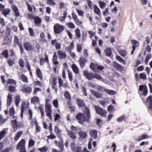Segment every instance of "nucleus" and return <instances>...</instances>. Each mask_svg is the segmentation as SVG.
I'll return each instance as SVG.
<instances>
[{
  "mask_svg": "<svg viewBox=\"0 0 152 152\" xmlns=\"http://www.w3.org/2000/svg\"><path fill=\"white\" fill-rule=\"evenodd\" d=\"M85 114L86 116L82 113H79L76 116V118L79 120V122L81 124L83 123L85 121L89 122V119L91 118L90 112L89 109L87 107H85L84 111Z\"/></svg>",
  "mask_w": 152,
  "mask_h": 152,
  "instance_id": "1",
  "label": "nucleus"
},
{
  "mask_svg": "<svg viewBox=\"0 0 152 152\" xmlns=\"http://www.w3.org/2000/svg\"><path fill=\"white\" fill-rule=\"evenodd\" d=\"M29 104L28 102H23L21 104L20 107L21 117H23V113L27 111L29 108Z\"/></svg>",
  "mask_w": 152,
  "mask_h": 152,
  "instance_id": "2",
  "label": "nucleus"
},
{
  "mask_svg": "<svg viewBox=\"0 0 152 152\" xmlns=\"http://www.w3.org/2000/svg\"><path fill=\"white\" fill-rule=\"evenodd\" d=\"M25 143V140L22 139L18 144L16 149L17 150H20V152H26Z\"/></svg>",
  "mask_w": 152,
  "mask_h": 152,
  "instance_id": "3",
  "label": "nucleus"
},
{
  "mask_svg": "<svg viewBox=\"0 0 152 152\" xmlns=\"http://www.w3.org/2000/svg\"><path fill=\"white\" fill-rule=\"evenodd\" d=\"M51 106L50 104L46 105L45 107V112L47 113V115L48 116L49 119L51 120H52V118L51 115Z\"/></svg>",
  "mask_w": 152,
  "mask_h": 152,
  "instance_id": "4",
  "label": "nucleus"
},
{
  "mask_svg": "<svg viewBox=\"0 0 152 152\" xmlns=\"http://www.w3.org/2000/svg\"><path fill=\"white\" fill-rule=\"evenodd\" d=\"M64 28L63 25L58 23L56 24L54 26V32L56 34H59L62 32L64 29Z\"/></svg>",
  "mask_w": 152,
  "mask_h": 152,
  "instance_id": "5",
  "label": "nucleus"
},
{
  "mask_svg": "<svg viewBox=\"0 0 152 152\" xmlns=\"http://www.w3.org/2000/svg\"><path fill=\"white\" fill-rule=\"evenodd\" d=\"M16 118L17 117L15 116H13V118H11V119H14V120L11 121V125L14 129H17L20 128L19 124L16 121Z\"/></svg>",
  "mask_w": 152,
  "mask_h": 152,
  "instance_id": "6",
  "label": "nucleus"
},
{
  "mask_svg": "<svg viewBox=\"0 0 152 152\" xmlns=\"http://www.w3.org/2000/svg\"><path fill=\"white\" fill-rule=\"evenodd\" d=\"M95 108L97 113L102 116H105L107 113L106 111L104 110L99 106H95Z\"/></svg>",
  "mask_w": 152,
  "mask_h": 152,
  "instance_id": "7",
  "label": "nucleus"
},
{
  "mask_svg": "<svg viewBox=\"0 0 152 152\" xmlns=\"http://www.w3.org/2000/svg\"><path fill=\"white\" fill-rule=\"evenodd\" d=\"M139 90L142 92V95L144 96H146L148 93V89L145 85H140L139 86Z\"/></svg>",
  "mask_w": 152,
  "mask_h": 152,
  "instance_id": "8",
  "label": "nucleus"
},
{
  "mask_svg": "<svg viewBox=\"0 0 152 152\" xmlns=\"http://www.w3.org/2000/svg\"><path fill=\"white\" fill-rule=\"evenodd\" d=\"M83 74L88 80H91L94 79V74L89 73L87 70H84L83 72Z\"/></svg>",
  "mask_w": 152,
  "mask_h": 152,
  "instance_id": "9",
  "label": "nucleus"
},
{
  "mask_svg": "<svg viewBox=\"0 0 152 152\" xmlns=\"http://www.w3.org/2000/svg\"><path fill=\"white\" fill-rule=\"evenodd\" d=\"M71 149L73 151L75 152H82L81 148L80 147H77L74 142L71 143Z\"/></svg>",
  "mask_w": 152,
  "mask_h": 152,
  "instance_id": "10",
  "label": "nucleus"
},
{
  "mask_svg": "<svg viewBox=\"0 0 152 152\" xmlns=\"http://www.w3.org/2000/svg\"><path fill=\"white\" fill-rule=\"evenodd\" d=\"M12 8L14 11L15 15L16 17H18L20 15V13L17 7L15 5H12Z\"/></svg>",
  "mask_w": 152,
  "mask_h": 152,
  "instance_id": "11",
  "label": "nucleus"
},
{
  "mask_svg": "<svg viewBox=\"0 0 152 152\" xmlns=\"http://www.w3.org/2000/svg\"><path fill=\"white\" fill-rule=\"evenodd\" d=\"M24 46L25 49L27 51L31 50L33 49L32 45L28 42L25 43Z\"/></svg>",
  "mask_w": 152,
  "mask_h": 152,
  "instance_id": "12",
  "label": "nucleus"
},
{
  "mask_svg": "<svg viewBox=\"0 0 152 152\" xmlns=\"http://www.w3.org/2000/svg\"><path fill=\"white\" fill-rule=\"evenodd\" d=\"M21 91L24 93H30L32 91L31 87L26 86L25 85L21 90Z\"/></svg>",
  "mask_w": 152,
  "mask_h": 152,
  "instance_id": "13",
  "label": "nucleus"
},
{
  "mask_svg": "<svg viewBox=\"0 0 152 152\" xmlns=\"http://www.w3.org/2000/svg\"><path fill=\"white\" fill-rule=\"evenodd\" d=\"M57 84V80L56 78H54L53 79L52 87L54 89V91L57 93V87L56 86Z\"/></svg>",
  "mask_w": 152,
  "mask_h": 152,
  "instance_id": "14",
  "label": "nucleus"
},
{
  "mask_svg": "<svg viewBox=\"0 0 152 152\" xmlns=\"http://www.w3.org/2000/svg\"><path fill=\"white\" fill-rule=\"evenodd\" d=\"M113 66L117 70L120 71H123L124 70L123 67L120 64L115 62L113 63Z\"/></svg>",
  "mask_w": 152,
  "mask_h": 152,
  "instance_id": "15",
  "label": "nucleus"
},
{
  "mask_svg": "<svg viewBox=\"0 0 152 152\" xmlns=\"http://www.w3.org/2000/svg\"><path fill=\"white\" fill-rule=\"evenodd\" d=\"M93 9L95 13L99 16H101V13L99 8L96 5H94L93 6Z\"/></svg>",
  "mask_w": 152,
  "mask_h": 152,
  "instance_id": "16",
  "label": "nucleus"
},
{
  "mask_svg": "<svg viewBox=\"0 0 152 152\" xmlns=\"http://www.w3.org/2000/svg\"><path fill=\"white\" fill-rule=\"evenodd\" d=\"M98 65L96 64L91 63L90 65L91 69L93 71L97 72V68Z\"/></svg>",
  "mask_w": 152,
  "mask_h": 152,
  "instance_id": "17",
  "label": "nucleus"
},
{
  "mask_svg": "<svg viewBox=\"0 0 152 152\" xmlns=\"http://www.w3.org/2000/svg\"><path fill=\"white\" fill-rule=\"evenodd\" d=\"M58 55L59 56V58L60 59L65 58L66 56L65 52L61 50H58Z\"/></svg>",
  "mask_w": 152,
  "mask_h": 152,
  "instance_id": "18",
  "label": "nucleus"
},
{
  "mask_svg": "<svg viewBox=\"0 0 152 152\" xmlns=\"http://www.w3.org/2000/svg\"><path fill=\"white\" fill-rule=\"evenodd\" d=\"M150 138L149 136L146 134H143L139 136L136 140L137 141H140L144 139H148Z\"/></svg>",
  "mask_w": 152,
  "mask_h": 152,
  "instance_id": "19",
  "label": "nucleus"
},
{
  "mask_svg": "<svg viewBox=\"0 0 152 152\" xmlns=\"http://www.w3.org/2000/svg\"><path fill=\"white\" fill-rule=\"evenodd\" d=\"M66 132L68 135L70 137L73 139H75L76 138V136L75 133L72 131H70L68 129L66 130Z\"/></svg>",
  "mask_w": 152,
  "mask_h": 152,
  "instance_id": "20",
  "label": "nucleus"
},
{
  "mask_svg": "<svg viewBox=\"0 0 152 152\" xmlns=\"http://www.w3.org/2000/svg\"><path fill=\"white\" fill-rule=\"evenodd\" d=\"M78 134L80 136V138L82 139H85L87 136V133L81 130L78 132Z\"/></svg>",
  "mask_w": 152,
  "mask_h": 152,
  "instance_id": "21",
  "label": "nucleus"
},
{
  "mask_svg": "<svg viewBox=\"0 0 152 152\" xmlns=\"http://www.w3.org/2000/svg\"><path fill=\"white\" fill-rule=\"evenodd\" d=\"M74 42H72L70 43L69 46L68 47H66L65 49L66 51L70 52L72 50L74 49Z\"/></svg>",
  "mask_w": 152,
  "mask_h": 152,
  "instance_id": "22",
  "label": "nucleus"
},
{
  "mask_svg": "<svg viewBox=\"0 0 152 152\" xmlns=\"http://www.w3.org/2000/svg\"><path fill=\"white\" fill-rule=\"evenodd\" d=\"M21 101V99L19 95H16L15 97V103L16 106L18 107L19 106V104Z\"/></svg>",
  "mask_w": 152,
  "mask_h": 152,
  "instance_id": "23",
  "label": "nucleus"
},
{
  "mask_svg": "<svg viewBox=\"0 0 152 152\" xmlns=\"http://www.w3.org/2000/svg\"><path fill=\"white\" fill-rule=\"evenodd\" d=\"M91 94L97 98H100L102 96V95L100 93L93 90H91Z\"/></svg>",
  "mask_w": 152,
  "mask_h": 152,
  "instance_id": "24",
  "label": "nucleus"
},
{
  "mask_svg": "<svg viewBox=\"0 0 152 152\" xmlns=\"http://www.w3.org/2000/svg\"><path fill=\"white\" fill-rule=\"evenodd\" d=\"M45 58H41L40 59V64L43 65L45 63L48 62V57L46 54H45Z\"/></svg>",
  "mask_w": 152,
  "mask_h": 152,
  "instance_id": "25",
  "label": "nucleus"
},
{
  "mask_svg": "<svg viewBox=\"0 0 152 152\" xmlns=\"http://www.w3.org/2000/svg\"><path fill=\"white\" fill-rule=\"evenodd\" d=\"M73 72L76 74H77L79 72V69L78 67L75 64H73L71 66Z\"/></svg>",
  "mask_w": 152,
  "mask_h": 152,
  "instance_id": "26",
  "label": "nucleus"
},
{
  "mask_svg": "<svg viewBox=\"0 0 152 152\" xmlns=\"http://www.w3.org/2000/svg\"><path fill=\"white\" fill-rule=\"evenodd\" d=\"M79 61L81 67H83L85 66V63L87 61V60L85 58L83 57H81Z\"/></svg>",
  "mask_w": 152,
  "mask_h": 152,
  "instance_id": "27",
  "label": "nucleus"
},
{
  "mask_svg": "<svg viewBox=\"0 0 152 152\" xmlns=\"http://www.w3.org/2000/svg\"><path fill=\"white\" fill-rule=\"evenodd\" d=\"M58 83L59 87H66L67 86V84L66 83H63V81L61 78H59L58 79Z\"/></svg>",
  "mask_w": 152,
  "mask_h": 152,
  "instance_id": "28",
  "label": "nucleus"
},
{
  "mask_svg": "<svg viewBox=\"0 0 152 152\" xmlns=\"http://www.w3.org/2000/svg\"><path fill=\"white\" fill-rule=\"evenodd\" d=\"M12 95L9 94L7 99V105L10 106L11 104L12 100Z\"/></svg>",
  "mask_w": 152,
  "mask_h": 152,
  "instance_id": "29",
  "label": "nucleus"
},
{
  "mask_svg": "<svg viewBox=\"0 0 152 152\" xmlns=\"http://www.w3.org/2000/svg\"><path fill=\"white\" fill-rule=\"evenodd\" d=\"M19 79L21 80L24 83H27L28 82V79L27 77L24 75H22L18 77Z\"/></svg>",
  "mask_w": 152,
  "mask_h": 152,
  "instance_id": "30",
  "label": "nucleus"
},
{
  "mask_svg": "<svg viewBox=\"0 0 152 152\" xmlns=\"http://www.w3.org/2000/svg\"><path fill=\"white\" fill-rule=\"evenodd\" d=\"M131 43L133 45L132 47V48L134 47L135 48L136 47H138L139 45V42L135 40H132L131 41Z\"/></svg>",
  "mask_w": 152,
  "mask_h": 152,
  "instance_id": "31",
  "label": "nucleus"
},
{
  "mask_svg": "<svg viewBox=\"0 0 152 152\" xmlns=\"http://www.w3.org/2000/svg\"><path fill=\"white\" fill-rule=\"evenodd\" d=\"M34 20L35 23L37 25H39L41 22V19L37 16L35 17Z\"/></svg>",
  "mask_w": 152,
  "mask_h": 152,
  "instance_id": "32",
  "label": "nucleus"
},
{
  "mask_svg": "<svg viewBox=\"0 0 152 152\" xmlns=\"http://www.w3.org/2000/svg\"><path fill=\"white\" fill-rule=\"evenodd\" d=\"M106 55L108 56H110L112 55V52L111 49L109 48H107L104 50Z\"/></svg>",
  "mask_w": 152,
  "mask_h": 152,
  "instance_id": "33",
  "label": "nucleus"
},
{
  "mask_svg": "<svg viewBox=\"0 0 152 152\" xmlns=\"http://www.w3.org/2000/svg\"><path fill=\"white\" fill-rule=\"evenodd\" d=\"M23 132L21 131H19L18 132L14 138V139L15 141H17L19 138L22 135Z\"/></svg>",
  "mask_w": 152,
  "mask_h": 152,
  "instance_id": "34",
  "label": "nucleus"
},
{
  "mask_svg": "<svg viewBox=\"0 0 152 152\" xmlns=\"http://www.w3.org/2000/svg\"><path fill=\"white\" fill-rule=\"evenodd\" d=\"M36 72L37 76L41 79H42L43 78L42 74L40 69L39 68H37Z\"/></svg>",
  "mask_w": 152,
  "mask_h": 152,
  "instance_id": "35",
  "label": "nucleus"
},
{
  "mask_svg": "<svg viewBox=\"0 0 152 152\" xmlns=\"http://www.w3.org/2000/svg\"><path fill=\"white\" fill-rule=\"evenodd\" d=\"M10 11L9 9H5L2 10V13L5 17L9 14Z\"/></svg>",
  "mask_w": 152,
  "mask_h": 152,
  "instance_id": "36",
  "label": "nucleus"
},
{
  "mask_svg": "<svg viewBox=\"0 0 152 152\" xmlns=\"http://www.w3.org/2000/svg\"><path fill=\"white\" fill-rule=\"evenodd\" d=\"M99 7L101 9H103L107 6V4L104 2L99 1L98 2Z\"/></svg>",
  "mask_w": 152,
  "mask_h": 152,
  "instance_id": "37",
  "label": "nucleus"
},
{
  "mask_svg": "<svg viewBox=\"0 0 152 152\" xmlns=\"http://www.w3.org/2000/svg\"><path fill=\"white\" fill-rule=\"evenodd\" d=\"M107 110L110 113H113L115 111V107L113 105H110L108 107Z\"/></svg>",
  "mask_w": 152,
  "mask_h": 152,
  "instance_id": "38",
  "label": "nucleus"
},
{
  "mask_svg": "<svg viewBox=\"0 0 152 152\" xmlns=\"http://www.w3.org/2000/svg\"><path fill=\"white\" fill-rule=\"evenodd\" d=\"M55 143L56 145H58L60 149L61 150H63L64 147L63 142L62 141L59 142L58 141H56Z\"/></svg>",
  "mask_w": 152,
  "mask_h": 152,
  "instance_id": "39",
  "label": "nucleus"
},
{
  "mask_svg": "<svg viewBox=\"0 0 152 152\" xmlns=\"http://www.w3.org/2000/svg\"><path fill=\"white\" fill-rule=\"evenodd\" d=\"M90 134L94 138H96L97 137V132L96 130H91L90 132Z\"/></svg>",
  "mask_w": 152,
  "mask_h": 152,
  "instance_id": "40",
  "label": "nucleus"
},
{
  "mask_svg": "<svg viewBox=\"0 0 152 152\" xmlns=\"http://www.w3.org/2000/svg\"><path fill=\"white\" fill-rule=\"evenodd\" d=\"M6 83L7 84H12L15 85L16 84V82L15 80L12 79H9L7 80Z\"/></svg>",
  "mask_w": 152,
  "mask_h": 152,
  "instance_id": "41",
  "label": "nucleus"
},
{
  "mask_svg": "<svg viewBox=\"0 0 152 152\" xmlns=\"http://www.w3.org/2000/svg\"><path fill=\"white\" fill-rule=\"evenodd\" d=\"M104 91L107 94L110 95H114L116 93L113 90L106 89H104Z\"/></svg>",
  "mask_w": 152,
  "mask_h": 152,
  "instance_id": "42",
  "label": "nucleus"
},
{
  "mask_svg": "<svg viewBox=\"0 0 152 152\" xmlns=\"http://www.w3.org/2000/svg\"><path fill=\"white\" fill-rule=\"evenodd\" d=\"M77 102L78 105L80 107H83L85 105L83 101L80 99H77Z\"/></svg>",
  "mask_w": 152,
  "mask_h": 152,
  "instance_id": "43",
  "label": "nucleus"
},
{
  "mask_svg": "<svg viewBox=\"0 0 152 152\" xmlns=\"http://www.w3.org/2000/svg\"><path fill=\"white\" fill-rule=\"evenodd\" d=\"M35 125L36 126V131L37 133L39 132L41 130V128L38 125L37 121H35Z\"/></svg>",
  "mask_w": 152,
  "mask_h": 152,
  "instance_id": "44",
  "label": "nucleus"
},
{
  "mask_svg": "<svg viewBox=\"0 0 152 152\" xmlns=\"http://www.w3.org/2000/svg\"><path fill=\"white\" fill-rule=\"evenodd\" d=\"M119 53L122 57H124L127 54L126 51L125 50H121L119 51Z\"/></svg>",
  "mask_w": 152,
  "mask_h": 152,
  "instance_id": "45",
  "label": "nucleus"
},
{
  "mask_svg": "<svg viewBox=\"0 0 152 152\" xmlns=\"http://www.w3.org/2000/svg\"><path fill=\"white\" fill-rule=\"evenodd\" d=\"M67 15V13L66 11H64V12L63 16H61L59 18V20L60 21L62 22L64 21L66 18V17Z\"/></svg>",
  "mask_w": 152,
  "mask_h": 152,
  "instance_id": "46",
  "label": "nucleus"
},
{
  "mask_svg": "<svg viewBox=\"0 0 152 152\" xmlns=\"http://www.w3.org/2000/svg\"><path fill=\"white\" fill-rule=\"evenodd\" d=\"M116 59L120 62L122 63L124 65L126 64L125 61L120 56H117L116 57Z\"/></svg>",
  "mask_w": 152,
  "mask_h": 152,
  "instance_id": "47",
  "label": "nucleus"
},
{
  "mask_svg": "<svg viewBox=\"0 0 152 152\" xmlns=\"http://www.w3.org/2000/svg\"><path fill=\"white\" fill-rule=\"evenodd\" d=\"M31 102L33 103H35L36 102H39V99L37 96H34L31 99Z\"/></svg>",
  "mask_w": 152,
  "mask_h": 152,
  "instance_id": "48",
  "label": "nucleus"
},
{
  "mask_svg": "<svg viewBox=\"0 0 152 152\" xmlns=\"http://www.w3.org/2000/svg\"><path fill=\"white\" fill-rule=\"evenodd\" d=\"M9 113L10 116L13 118V117L14 116V115L15 113V110L13 107H12L10 109L9 111Z\"/></svg>",
  "mask_w": 152,
  "mask_h": 152,
  "instance_id": "49",
  "label": "nucleus"
},
{
  "mask_svg": "<svg viewBox=\"0 0 152 152\" xmlns=\"http://www.w3.org/2000/svg\"><path fill=\"white\" fill-rule=\"evenodd\" d=\"M48 149V147L46 146H44L42 148H38L39 151L41 152H46Z\"/></svg>",
  "mask_w": 152,
  "mask_h": 152,
  "instance_id": "50",
  "label": "nucleus"
},
{
  "mask_svg": "<svg viewBox=\"0 0 152 152\" xmlns=\"http://www.w3.org/2000/svg\"><path fill=\"white\" fill-rule=\"evenodd\" d=\"M103 15L104 16H107L109 15V9L108 7L106 8L103 12Z\"/></svg>",
  "mask_w": 152,
  "mask_h": 152,
  "instance_id": "51",
  "label": "nucleus"
},
{
  "mask_svg": "<svg viewBox=\"0 0 152 152\" xmlns=\"http://www.w3.org/2000/svg\"><path fill=\"white\" fill-rule=\"evenodd\" d=\"M40 37L41 39L44 42H46L45 36L43 32H41L40 34Z\"/></svg>",
  "mask_w": 152,
  "mask_h": 152,
  "instance_id": "52",
  "label": "nucleus"
},
{
  "mask_svg": "<svg viewBox=\"0 0 152 152\" xmlns=\"http://www.w3.org/2000/svg\"><path fill=\"white\" fill-rule=\"evenodd\" d=\"M96 78L99 80H100L102 79V76L98 74H94V79Z\"/></svg>",
  "mask_w": 152,
  "mask_h": 152,
  "instance_id": "53",
  "label": "nucleus"
},
{
  "mask_svg": "<svg viewBox=\"0 0 152 152\" xmlns=\"http://www.w3.org/2000/svg\"><path fill=\"white\" fill-rule=\"evenodd\" d=\"M4 129V130H2L1 132H0V140L3 138L6 133V131Z\"/></svg>",
  "mask_w": 152,
  "mask_h": 152,
  "instance_id": "54",
  "label": "nucleus"
},
{
  "mask_svg": "<svg viewBox=\"0 0 152 152\" xmlns=\"http://www.w3.org/2000/svg\"><path fill=\"white\" fill-rule=\"evenodd\" d=\"M34 144V141L32 139H30L28 142V147H31L33 146Z\"/></svg>",
  "mask_w": 152,
  "mask_h": 152,
  "instance_id": "55",
  "label": "nucleus"
},
{
  "mask_svg": "<svg viewBox=\"0 0 152 152\" xmlns=\"http://www.w3.org/2000/svg\"><path fill=\"white\" fill-rule=\"evenodd\" d=\"M47 3L50 6H53L56 4V3L53 0H47Z\"/></svg>",
  "mask_w": 152,
  "mask_h": 152,
  "instance_id": "56",
  "label": "nucleus"
},
{
  "mask_svg": "<svg viewBox=\"0 0 152 152\" xmlns=\"http://www.w3.org/2000/svg\"><path fill=\"white\" fill-rule=\"evenodd\" d=\"M71 129L72 130L75 131L76 132V131H79V132L81 130V129L78 127H75L73 126H72L71 127Z\"/></svg>",
  "mask_w": 152,
  "mask_h": 152,
  "instance_id": "57",
  "label": "nucleus"
},
{
  "mask_svg": "<svg viewBox=\"0 0 152 152\" xmlns=\"http://www.w3.org/2000/svg\"><path fill=\"white\" fill-rule=\"evenodd\" d=\"M28 31L31 37H33L34 35V30L32 28H29Z\"/></svg>",
  "mask_w": 152,
  "mask_h": 152,
  "instance_id": "58",
  "label": "nucleus"
},
{
  "mask_svg": "<svg viewBox=\"0 0 152 152\" xmlns=\"http://www.w3.org/2000/svg\"><path fill=\"white\" fill-rule=\"evenodd\" d=\"M75 32L76 36H77V37H80L81 34L79 29L78 28L76 29L75 30Z\"/></svg>",
  "mask_w": 152,
  "mask_h": 152,
  "instance_id": "59",
  "label": "nucleus"
},
{
  "mask_svg": "<svg viewBox=\"0 0 152 152\" xmlns=\"http://www.w3.org/2000/svg\"><path fill=\"white\" fill-rule=\"evenodd\" d=\"M68 76L69 80L72 82L73 80L72 73L71 72L69 71H68Z\"/></svg>",
  "mask_w": 152,
  "mask_h": 152,
  "instance_id": "60",
  "label": "nucleus"
},
{
  "mask_svg": "<svg viewBox=\"0 0 152 152\" xmlns=\"http://www.w3.org/2000/svg\"><path fill=\"white\" fill-rule=\"evenodd\" d=\"M64 96L65 98L67 99L70 100L71 97L69 93L67 92H66L64 93Z\"/></svg>",
  "mask_w": 152,
  "mask_h": 152,
  "instance_id": "61",
  "label": "nucleus"
},
{
  "mask_svg": "<svg viewBox=\"0 0 152 152\" xmlns=\"http://www.w3.org/2000/svg\"><path fill=\"white\" fill-rule=\"evenodd\" d=\"M66 25L69 28H74L75 27V26L74 24L71 22L67 23Z\"/></svg>",
  "mask_w": 152,
  "mask_h": 152,
  "instance_id": "62",
  "label": "nucleus"
},
{
  "mask_svg": "<svg viewBox=\"0 0 152 152\" xmlns=\"http://www.w3.org/2000/svg\"><path fill=\"white\" fill-rule=\"evenodd\" d=\"M124 118L125 116L123 115L119 117L117 119V121L118 122H122L124 119Z\"/></svg>",
  "mask_w": 152,
  "mask_h": 152,
  "instance_id": "63",
  "label": "nucleus"
},
{
  "mask_svg": "<svg viewBox=\"0 0 152 152\" xmlns=\"http://www.w3.org/2000/svg\"><path fill=\"white\" fill-rule=\"evenodd\" d=\"M147 102L149 104L152 103V96H148L147 99Z\"/></svg>",
  "mask_w": 152,
  "mask_h": 152,
  "instance_id": "64",
  "label": "nucleus"
}]
</instances>
